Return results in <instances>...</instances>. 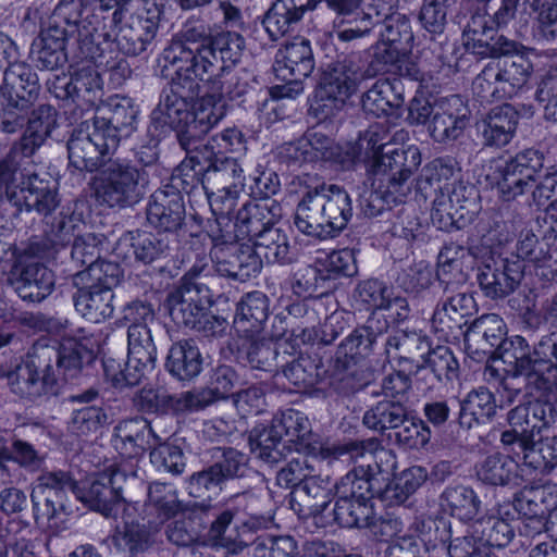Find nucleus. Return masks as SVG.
Returning a JSON list of instances; mask_svg holds the SVG:
<instances>
[{
  "instance_id": "f257e3e1",
  "label": "nucleus",
  "mask_w": 557,
  "mask_h": 557,
  "mask_svg": "<svg viewBox=\"0 0 557 557\" xmlns=\"http://www.w3.org/2000/svg\"><path fill=\"white\" fill-rule=\"evenodd\" d=\"M57 120L58 112L50 104L32 108L22 137L0 160V198L8 195L20 210L47 215L58 206L54 188L39 178L32 159L55 128Z\"/></svg>"
},
{
  "instance_id": "f03ea898",
  "label": "nucleus",
  "mask_w": 557,
  "mask_h": 557,
  "mask_svg": "<svg viewBox=\"0 0 557 557\" xmlns=\"http://www.w3.org/2000/svg\"><path fill=\"white\" fill-rule=\"evenodd\" d=\"M92 360L94 351L74 339L58 344L40 338L25 361L9 374V386L12 393L32 401L50 397L58 394L62 381L77 376Z\"/></svg>"
},
{
  "instance_id": "7ed1b4c3",
  "label": "nucleus",
  "mask_w": 557,
  "mask_h": 557,
  "mask_svg": "<svg viewBox=\"0 0 557 557\" xmlns=\"http://www.w3.org/2000/svg\"><path fill=\"white\" fill-rule=\"evenodd\" d=\"M244 49L245 39L237 32L214 34L209 23L190 17L172 35L161 60L187 65L196 77L206 78L221 65L236 66Z\"/></svg>"
},
{
  "instance_id": "20e7f679",
  "label": "nucleus",
  "mask_w": 557,
  "mask_h": 557,
  "mask_svg": "<svg viewBox=\"0 0 557 557\" xmlns=\"http://www.w3.org/2000/svg\"><path fill=\"white\" fill-rule=\"evenodd\" d=\"M162 61L164 63L160 71L162 77H169L170 67L174 72L171 75L169 88L163 89L159 103L150 114L149 132L154 137H162L174 131L178 139L190 126H198L200 117H203L205 122L213 112L207 110L208 100L201 98L195 109H191L194 100L200 92L199 77H196L187 65Z\"/></svg>"
},
{
  "instance_id": "39448f33",
  "label": "nucleus",
  "mask_w": 557,
  "mask_h": 557,
  "mask_svg": "<svg viewBox=\"0 0 557 557\" xmlns=\"http://www.w3.org/2000/svg\"><path fill=\"white\" fill-rule=\"evenodd\" d=\"M373 75L360 53H350L331 63L320 78L311 104L313 115L320 121L335 116L357 92L359 85Z\"/></svg>"
},
{
  "instance_id": "423d86ee",
  "label": "nucleus",
  "mask_w": 557,
  "mask_h": 557,
  "mask_svg": "<svg viewBox=\"0 0 557 557\" xmlns=\"http://www.w3.org/2000/svg\"><path fill=\"white\" fill-rule=\"evenodd\" d=\"M375 469L371 465L358 466L335 484L336 502L332 509L333 520L343 528H364L372 518L371 499L379 492Z\"/></svg>"
},
{
  "instance_id": "0eeeda50",
  "label": "nucleus",
  "mask_w": 557,
  "mask_h": 557,
  "mask_svg": "<svg viewBox=\"0 0 557 557\" xmlns=\"http://www.w3.org/2000/svg\"><path fill=\"white\" fill-rule=\"evenodd\" d=\"M519 52L491 59L474 77L472 91L482 102L511 99L527 85L532 63Z\"/></svg>"
},
{
  "instance_id": "6e6552de",
  "label": "nucleus",
  "mask_w": 557,
  "mask_h": 557,
  "mask_svg": "<svg viewBox=\"0 0 557 557\" xmlns=\"http://www.w3.org/2000/svg\"><path fill=\"white\" fill-rule=\"evenodd\" d=\"M83 0H60L48 20L47 26L73 39L84 59L96 60L101 40L110 42L106 16L91 13L83 17Z\"/></svg>"
},
{
  "instance_id": "1a4fd4ad",
  "label": "nucleus",
  "mask_w": 557,
  "mask_h": 557,
  "mask_svg": "<svg viewBox=\"0 0 557 557\" xmlns=\"http://www.w3.org/2000/svg\"><path fill=\"white\" fill-rule=\"evenodd\" d=\"M149 175L125 159H109L95 182L96 200L109 208H128L146 194Z\"/></svg>"
},
{
  "instance_id": "9d476101",
  "label": "nucleus",
  "mask_w": 557,
  "mask_h": 557,
  "mask_svg": "<svg viewBox=\"0 0 557 557\" xmlns=\"http://www.w3.org/2000/svg\"><path fill=\"white\" fill-rule=\"evenodd\" d=\"M212 294L207 285H180L166 298L172 321L195 330L206 337H220L227 327V321L210 313Z\"/></svg>"
},
{
  "instance_id": "9b49d317",
  "label": "nucleus",
  "mask_w": 557,
  "mask_h": 557,
  "mask_svg": "<svg viewBox=\"0 0 557 557\" xmlns=\"http://www.w3.org/2000/svg\"><path fill=\"white\" fill-rule=\"evenodd\" d=\"M282 216V207L274 199L249 200L237 211L235 221L223 220L224 231L215 232V247L233 246L240 240L252 243Z\"/></svg>"
},
{
  "instance_id": "f8f14e48",
  "label": "nucleus",
  "mask_w": 557,
  "mask_h": 557,
  "mask_svg": "<svg viewBox=\"0 0 557 557\" xmlns=\"http://www.w3.org/2000/svg\"><path fill=\"white\" fill-rule=\"evenodd\" d=\"M214 457L213 465L188 479L187 490L191 497L211 498L226 482L245 476L249 470L247 456L233 447H218Z\"/></svg>"
},
{
  "instance_id": "ddd939ff",
  "label": "nucleus",
  "mask_w": 557,
  "mask_h": 557,
  "mask_svg": "<svg viewBox=\"0 0 557 557\" xmlns=\"http://www.w3.org/2000/svg\"><path fill=\"white\" fill-rule=\"evenodd\" d=\"M161 15L162 8L157 2L145 0L110 41H114L124 55L137 57L146 52L157 36Z\"/></svg>"
},
{
  "instance_id": "4468645a",
  "label": "nucleus",
  "mask_w": 557,
  "mask_h": 557,
  "mask_svg": "<svg viewBox=\"0 0 557 557\" xmlns=\"http://www.w3.org/2000/svg\"><path fill=\"white\" fill-rule=\"evenodd\" d=\"M510 357L506 354L505 361L511 363ZM515 374L524 375L537 389L552 388L557 382V331L543 335L534 344L532 352L528 350L515 355Z\"/></svg>"
},
{
  "instance_id": "2eb2a0df",
  "label": "nucleus",
  "mask_w": 557,
  "mask_h": 557,
  "mask_svg": "<svg viewBox=\"0 0 557 557\" xmlns=\"http://www.w3.org/2000/svg\"><path fill=\"white\" fill-rule=\"evenodd\" d=\"M77 495V483L67 471H44L36 479L30 498L36 522H50L65 511L66 494Z\"/></svg>"
},
{
  "instance_id": "dca6fc26",
  "label": "nucleus",
  "mask_w": 557,
  "mask_h": 557,
  "mask_svg": "<svg viewBox=\"0 0 557 557\" xmlns=\"http://www.w3.org/2000/svg\"><path fill=\"white\" fill-rule=\"evenodd\" d=\"M421 164L417 147L392 148L373 160L370 176L392 189V194L407 196L411 191L410 178Z\"/></svg>"
},
{
  "instance_id": "f3484780",
  "label": "nucleus",
  "mask_w": 557,
  "mask_h": 557,
  "mask_svg": "<svg viewBox=\"0 0 557 557\" xmlns=\"http://www.w3.org/2000/svg\"><path fill=\"white\" fill-rule=\"evenodd\" d=\"M136 476L134 463H112L99 473L87 487L77 488V498L92 510L104 516L112 513L113 507L122 500V490L128 480Z\"/></svg>"
},
{
  "instance_id": "a211bd4d",
  "label": "nucleus",
  "mask_w": 557,
  "mask_h": 557,
  "mask_svg": "<svg viewBox=\"0 0 557 557\" xmlns=\"http://www.w3.org/2000/svg\"><path fill=\"white\" fill-rule=\"evenodd\" d=\"M49 91L66 104L89 110L102 98V79L90 62L83 63L71 76H55L49 82Z\"/></svg>"
},
{
  "instance_id": "6ab92c4d",
  "label": "nucleus",
  "mask_w": 557,
  "mask_h": 557,
  "mask_svg": "<svg viewBox=\"0 0 557 557\" xmlns=\"http://www.w3.org/2000/svg\"><path fill=\"white\" fill-rule=\"evenodd\" d=\"M523 273L524 267L521 260L491 256L479 268L478 281L485 296L498 299L516 290Z\"/></svg>"
},
{
  "instance_id": "aec40b11",
  "label": "nucleus",
  "mask_w": 557,
  "mask_h": 557,
  "mask_svg": "<svg viewBox=\"0 0 557 557\" xmlns=\"http://www.w3.org/2000/svg\"><path fill=\"white\" fill-rule=\"evenodd\" d=\"M206 82L207 92L201 97L208 100L207 110L221 112V120L225 116V99L234 100L244 96L248 90L247 73L243 69H237L228 64L221 65L216 72L208 74L206 78H198L199 82Z\"/></svg>"
},
{
  "instance_id": "412c9836",
  "label": "nucleus",
  "mask_w": 557,
  "mask_h": 557,
  "mask_svg": "<svg viewBox=\"0 0 557 557\" xmlns=\"http://www.w3.org/2000/svg\"><path fill=\"white\" fill-rule=\"evenodd\" d=\"M463 45L468 52L481 58L512 54L521 47L517 41L497 34L483 15H474L463 30Z\"/></svg>"
},
{
  "instance_id": "4be33fe9",
  "label": "nucleus",
  "mask_w": 557,
  "mask_h": 557,
  "mask_svg": "<svg viewBox=\"0 0 557 557\" xmlns=\"http://www.w3.org/2000/svg\"><path fill=\"white\" fill-rule=\"evenodd\" d=\"M115 448L123 460L120 463H134L138 468V458L144 456L147 449H152L157 442L163 441L156 434L150 422L144 417H135L121 421L114 429Z\"/></svg>"
},
{
  "instance_id": "5701e85b",
  "label": "nucleus",
  "mask_w": 557,
  "mask_h": 557,
  "mask_svg": "<svg viewBox=\"0 0 557 557\" xmlns=\"http://www.w3.org/2000/svg\"><path fill=\"white\" fill-rule=\"evenodd\" d=\"M470 117L467 103L458 95L443 97L434 102V115L429 124V131L437 143L459 138Z\"/></svg>"
},
{
  "instance_id": "b1692460",
  "label": "nucleus",
  "mask_w": 557,
  "mask_h": 557,
  "mask_svg": "<svg viewBox=\"0 0 557 557\" xmlns=\"http://www.w3.org/2000/svg\"><path fill=\"white\" fill-rule=\"evenodd\" d=\"M505 335L504 320L495 313L484 314L475 319L463 333L466 351L471 359L481 362L500 347Z\"/></svg>"
},
{
  "instance_id": "393cba45",
  "label": "nucleus",
  "mask_w": 557,
  "mask_h": 557,
  "mask_svg": "<svg viewBox=\"0 0 557 557\" xmlns=\"http://www.w3.org/2000/svg\"><path fill=\"white\" fill-rule=\"evenodd\" d=\"M148 223L160 233H175L184 224L185 206L180 190L164 188L156 190L148 202Z\"/></svg>"
},
{
  "instance_id": "a878e982",
  "label": "nucleus",
  "mask_w": 557,
  "mask_h": 557,
  "mask_svg": "<svg viewBox=\"0 0 557 557\" xmlns=\"http://www.w3.org/2000/svg\"><path fill=\"white\" fill-rule=\"evenodd\" d=\"M17 296L26 302H41L54 289V275L39 262L21 264L9 278Z\"/></svg>"
},
{
  "instance_id": "bb28decb",
  "label": "nucleus",
  "mask_w": 557,
  "mask_h": 557,
  "mask_svg": "<svg viewBox=\"0 0 557 557\" xmlns=\"http://www.w3.org/2000/svg\"><path fill=\"white\" fill-rule=\"evenodd\" d=\"M221 121V112L216 109L213 114L203 122V117L198 121V126H190L187 133H183L177 139L181 148L186 152V157L197 166L211 168L215 159L221 156L212 137L206 143L201 139L203 136Z\"/></svg>"
},
{
  "instance_id": "cd10ccee",
  "label": "nucleus",
  "mask_w": 557,
  "mask_h": 557,
  "mask_svg": "<svg viewBox=\"0 0 557 557\" xmlns=\"http://www.w3.org/2000/svg\"><path fill=\"white\" fill-rule=\"evenodd\" d=\"M519 113L511 104H503L492 109L478 122V131L485 147L502 148L515 136Z\"/></svg>"
},
{
  "instance_id": "c85d7f7f",
  "label": "nucleus",
  "mask_w": 557,
  "mask_h": 557,
  "mask_svg": "<svg viewBox=\"0 0 557 557\" xmlns=\"http://www.w3.org/2000/svg\"><path fill=\"white\" fill-rule=\"evenodd\" d=\"M116 250L119 253L131 252L136 261L150 264L169 256L170 244L162 233L153 234L136 230L121 236Z\"/></svg>"
},
{
  "instance_id": "c756f323",
  "label": "nucleus",
  "mask_w": 557,
  "mask_h": 557,
  "mask_svg": "<svg viewBox=\"0 0 557 557\" xmlns=\"http://www.w3.org/2000/svg\"><path fill=\"white\" fill-rule=\"evenodd\" d=\"M314 69V59L310 41L304 37H295L278 50L274 72L277 78H307Z\"/></svg>"
},
{
  "instance_id": "7c9ffc66",
  "label": "nucleus",
  "mask_w": 557,
  "mask_h": 557,
  "mask_svg": "<svg viewBox=\"0 0 557 557\" xmlns=\"http://www.w3.org/2000/svg\"><path fill=\"white\" fill-rule=\"evenodd\" d=\"M3 96L5 100L14 101L20 108L34 106L38 99L40 85L37 74L24 63L16 62L7 66L3 72Z\"/></svg>"
},
{
  "instance_id": "2f4dec72",
  "label": "nucleus",
  "mask_w": 557,
  "mask_h": 557,
  "mask_svg": "<svg viewBox=\"0 0 557 557\" xmlns=\"http://www.w3.org/2000/svg\"><path fill=\"white\" fill-rule=\"evenodd\" d=\"M314 0L298 3L296 0H275L265 12L262 25L271 40L275 41L294 29L306 11L314 10Z\"/></svg>"
},
{
  "instance_id": "473e14b6",
  "label": "nucleus",
  "mask_w": 557,
  "mask_h": 557,
  "mask_svg": "<svg viewBox=\"0 0 557 557\" xmlns=\"http://www.w3.org/2000/svg\"><path fill=\"white\" fill-rule=\"evenodd\" d=\"M457 0H423L420 12L419 21L422 27L438 38L432 37L425 50L434 54V59L444 64L446 61V38L443 37V32L447 24V14L449 9L455 5Z\"/></svg>"
},
{
  "instance_id": "72a5a7b5",
  "label": "nucleus",
  "mask_w": 557,
  "mask_h": 557,
  "mask_svg": "<svg viewBox=\"0 0 557 557\" xmlns=\"http://www.w3.org/2000/svg\"><path fill=\"white\" fill-rule=\"evenodd\" d=\"M324 216L334 237L342 232L352 216L351 199L348 193L336 184L322 183L314 187Z\"/></svg>"
},
{
  "instance_id": "f704fd0d",
  "label": "nucleus",
  "mask_w": 557,
  "mask_h": 557,
  "mask_svg": "<svg viewBox=\"0 0 557 557\" xmlns=\"http://www.w3.org/2000/svg\"><path fill=\"white\" fill-rule=\"evenodd\" d=\"M127 339L128 352L126 362L128 364L129 380L139 384L147 374L153 371L157 349L152 341L151 331H146L143 327L133 329Z\"/></svg>"
},
{
  "instance_id": "c9c22d12",
  "label": "nucleus",
  "mask_w": 557,
  "mask_h": 557,
  "mask_svg": "<svg viewBox=\"0 0 557 557\" xmlns=\"http://www.w3.org/2000/svg\"><path fill=\"white\" fill-rule=\"evenodd\" d=\"M262 269V260L249 245L234 247L233 251L218 257L214 263L215 272L223 277L246 282L257 276Z\"/></svg>"
},
{
  "instance_id": "e433bc0d",
  "label": "nucleus",
  "mask_w": 557,
  "mask_h": 557,
  "mask_svg": "<svg viewBox=\"0 0 557 557\" xmlns=\"http://www.w3.org/2000/svg\"><path fill=\"white\" fill-rule=\"evenodd\" d=\"M517 260H528L537 267V275L547 280L557 275V248L545 239L539 240L531 231L521 232L516 245Z\"/></svg>"
},
{
  "instance_id": "4c0bfd02",
  "label": "nucleus",
  "mask_w": 557,
  "mask_h": 557,
  "mask_svg": "<svg viewBox=\"0 0 557 557\" xmlns=\"http://www.w3.org/2000/svg\"><path fill=\"white\" fill-rule=\"evenodd\" d=\"M72 39L53 28L44 27L32 44V57L41 70H54L62 66L66 60V45Z\"/></svg>"
},
{
  "instance_id": "58836bf2",
  "label": "nucleus",
  "mask_w": 557,
  "mask_h": 557,
  "mask_svg": "<svg viewBox=\"0 0 557 557\" xmlns=\"http://www.w3.org/2000/svg\"><path fill=\"white\" fill-rule=\"evenodd\" d=\"M430 349L425 335L417 331H397L389 335L385 343V352L391 362L398 368L414 366L417 357H423Z\"/></svg>"
},
{
  "instance_id": "ea45409f",
  "label": "nucleus",
  "mask_w": 557,
  "mask_h": 557,
  "mask_svg": "<svg viewBox=\"0 0 557 557\" xmlns=\"http://www.w3.org/2000/svg\"><path fill=\"white\" fill-rule=\"evenodd\" d=\"M74 295L76 310L88 321L100 323L112 317L114 312V293L89 284H81Z\"/></svg>"
},
{
  "instance_id": "a19ab883",
  "label": "nucleus",
  "mask_w": 557,
  "mask_h": 557,
  "mask_svg": "<svg viewBox=\"0 0 557 557\" xmlns=\"http://www.w3.org/2000/svg\"><path fill=\"white\" fill-rule=\"evenodd\" d=\"M294 224L305 235L319 239L333 237L314 187L309 188L299 201Z\"/></svg>"
},
{
  "instance_id": "79ce46f5",
  "label": "nucleus",
  "mask_w": 557,
  "mask_h": 557,
  "mask_svg": "<svg viewBox=\"0 0 557 557\" xmlns=\"http://www.w3.org/2000/svg\"><path fill=\"white\" fill-rule=\"evenodd\" d=\"M387 329V321L370 317L363 326L355 329L338 346L337 358H345L356 362L367 357L373 347L377 336Z\"/></svg>"
},
{
  "instance_id": "37998d69",
  "label": "nucleus",
  "mask_w": 557,
  "mask_h": 557,
  "mask_svg": "<svg viewBox=\"0 0 557 557\" xmlns=\"http://www.w3.org/2000/svg\"><path fill=\"white\" fill-rule=\"evenodd\" d=\"M203 359L198 346L191 339L174 343L168 354L165 368L180 381H190L202 370Z\"/></svg>"
},
{
  "instance_id": "c03bdc74",
  "label": "nucleus",
  "mask_w": 557,
  "mask_h": 557,
  "mask_svg": "<svg viewBox=\"0 0 557 557\" xmlns=\"http://www.w3.org/2000/svg\"><path fill=\"white\" fill-rule=\"evenodd\" d=\"M513 507L523 517H549L557 508V486L544 484L524 487L515 497Z\"/></svg>"
},
{
  "instance_id": "a18cd8bd",
  "label": "nucleus",
  "mask_w": 557,
  "mask_h": 557,
  "mask_svg": "<svg viewBox=\"0 0 557 557\" xmlns=\"http://www.w3.org/2000/svg\"><path fill=\"white\" fill-rule=\"evenodd\" d=\"M269 317V298L259 290L247 293L237 304L234 324L239 332L258 333Z\"/></svg>"
},
{
  "instance_id": "49530a36",
  "label": "nucleus",
  "mask_w": 557,
  "mask_h": 557,
  "mask_svg": "<svg viewBox=\"0 0 557 557\" xmlns=\"http://www.w3.org/2000/svg\"><path fill=\"white\" fill-rule=\"evenodd\" d=\"M66 147L70 165L81 172H95L107 162L106 157L86 131L75 129Z\"/></svg>"
},
{
  "instance_id": "de8ad7c7",
  "label": "nucleus",
  "mask_w": 557,
  "mask_h": 557,
  "mask_svg": "<svg viewBox=\"0 0 557 557\" xmlns=\"http://www.w3.org/2000/svg\"><path fill=\"white\" fill-rule=\"evenodd\" d=\"M518 463L509 456L494 453L475 465V476L485 485L507 486L518 479Z\"/></svg>"
},
{
  "instance_id": "09e8293b",
  "label": "nucleus",
  "mask_w": 557,
  "mask_h": 557,
  "mask_svg": "<svg viewBox=\"0 0 557 557\" xmlns=\"http://www.w3.org/2000/svg\"><path fill=\"white\" fill-rule=\"evenodd\" d=\"M396 0H389L388 9L384 14H379L373 21V27L383 23L381 30L382 40L386 45H395L398 50H411L413 42V33L409 18L401 13L393 12Z\"/></svg>"
},
{
  "instance_id": "8fccbe9b",
  "label": "nucleus",
  "mask_w": 557,
  "mask_h": 557,
  "mask_svg": "<svg viewBox=\"0 0 557 557\" xmlns=\"http://www.w3.org/2000/svg\"><path fill=\"white\" fill-rule=\"evenodd\" d=\"M251 244L259 257L261 258L262 255L268 263L290 264L296 260L287 234L275 225L268 228Z\"/></svg>"
},
{
  "instance_id": "3c124183",
  "label": "nucleus",
  "mask_w": 557,
  "mask_h": 557,
  "mask_svg": "<svg viewBox=\"0 0 557 557\" xmlns=\"http://www.w3.org/2000/svg\"><path fill=\"white\" fill-rule=\"evenodd\" d=\"M238 358L251 369L276 372L285 356H281L276 343L271 339H251L238 351Z\"/></svg>"
},
{
  "instance_id": "603ef678",
  "label": "nucleus",
  "mask_w": 557,
  "mask_h": 557,
  "mask_svg": "<svg viewBox=\"0 0 557 557\" xmlns=\"http://www.w3.org/2000/svg\"><path fill=\"white\" fill-rule=\"evenodd\" d=\"M441 499L444 509L460 521H473L480 512L481 500L471 487L448 486L443 492Z\"/></svg>"
},
{
  "instance_id": "864d4df0",
  "label": "nucleus",
  "mask_w": 557,
  "mask_h": 557,
  "mask_svg": "<svg viewBox=\"0 0 557 557\" xmlns=\"http://www.w3.org/2000/svg\"><path fill=\"white\" fill-rule=\"evenodd\" d=\"M496 408L494 395L486 387H479L460 403L459 424L470 429L473 423L494 417Z\"/></svg>"
},
{
  "instance_id": "5fc2aeb1",
  "label": "nucleus",
  "mask_w": 557,
  "mask_h": 557,
  "mask_svg": "<svg viewBox=\"0 0 557 557\" xmlns=\"http://www.w3.org/2000/svg\"><path fill=\"white\" fill-rule=\"evenodd\" d=\"M249 440L251 451L259 459L271 465L284 459L283 448L286 447V443L273 420L269 426L253 429Z\"/></svg>"
},
{
  "instance_id": "6e6d98bb",
  "label": "nucleus",
  "mask_w": 557,
  "mask_h": 557,
  "mask_svg": "<svg viewBox=\"0 0 557 557\" xmlns=\"http://www.w3.org/2000/svg\"><path fill=\"white\" fill-rule=\"evenodd\" d=\"M469 250L454 242L447 243L438 253L437 277L445 284H461L467 280L465 260Z\"/></svg>"
},
{
  "instance_id": "4d7b16f0",
  "label": "nucleus",
  "mask_w": 557,
  "mask_h": 557,
  "mask_svg": "<svg viewBox=\"0 0 557 557\" xmlns=\"http://www.w3.org/2000/svg\"><path fill=\"white\" fill-rule=\"evenodd\" d=\"M206 190V195L211 208L212 213L216 216L215 222L210 227L209 236L215 246V232L219 230L224 231V226L222 225V221L231 220L230 215L233 213L239 194L244 188H233L230 185L215 187L216 190H213L214 187L207 184L203 186Z\"/></svg>"
},
{
  "instance_id": "13d9d810",
  "label": "nucleus",
  "mask_w": 557,
  "mask_h": 557,
  "mask_svg": "<svg viewBox=\"0 0 557 557\" xmlns=\"http://www.w3.org/2000/svg\"><path fill=\"white\" fill-rule=\"evenodd\" d=\"M428 357L423 364H416L418 374L433 375V381L430 386H434L438 382L451 381L457 376L459 368L458 361L451 350L446 346H437L436 348L426 351Z\"/></svg>"
},
{
  "instance_id": "bf43d9fd",
  "label": "nucleus",
  "mask_w": 557,
  "mask_h": 557,
  "mask_svg": "<svg viewBox=\"0 0 557 557\" xmlns=\"http://www.w3.org/2000/svg\"><path fill=\"white\" fill-rule=\"evenodd\" d=\"M102 115L112 127L128 137L137 124L138 110L127 97H110L102 107Z\"/></svg>"
},
{
  "instance_id": "052dcab7",
  "label": "nucleus",
  "mask_w": 557,
  "mask_h": 557,
  "mask_svg": "<svg viewBox=\"0 0 557 557\" xmlns=\"http://www.w3.org/2000/svg\"><path fill=\"white\" fill-rule=\"evenodd\" d=\"M332 487L334 485L331 484L329 478L323 479L311 474L299 485L296 495L310 515L319 516L326 511L331 503Z\"/></svg>"
},
{
  "instance_id": "680f3d73",
  "label": "nucleus",
  "mask_w": 557,
  "mask_h": 557,
  "mask_svg": "<svg viewBox=\"0 0 557 557\" xmlns=\"http://www.w3.org/2000/svg\"><path fill=\"white\" fill-rule=\"evenodd\" d=\"M471 529L479 535L484 547H506L515 536V528L505 519L487 516L474 520Z\"/></svg>"
},
{
  "instance_id": "e2e57ef3",
  "label": "nucleus",
  "mask_w": 557,
  "mask_h": 557,
  "mask_svg": "<svg viewBox=\"0 0 557 557\" xmlns=\"http://www.w3.org/2000/svg\"><path fill=\"white\" fill-rule=\"evenodd\" d=\"M459 174L460 168L454 158H436L422 169L417 178V188L424 191L428 187L437 185L441 190V186H451L453 182L459 181Z\"/></svg>"
},
{
  "instance_id": "0e129e2a",
  "label": "nucleus",
  "mask_w": 557,
  "mask_h": 557,
  "mask_svg": "<svg viewBox=\"0 0 557 557\" xmlns=\"http://www.w3.org/2000/svg\"><path fill=\"white\" fill-rule=\"evenodd\" d=\"M245 180L242 163L233 157L221 154L211 168H206V182L212 187L230 185L233 188H244Z\"/></svg>"
},
{
  "instance_id": "69168bd1",
  "label": "nucleus",
  "mask_w": 557,
  "mask_h": 557,
  "mask_svg": "<svg viewBox=\"0 0 557 557\" xmlns=\"http://www.w3.org/2000/svg\"><path fill=\"white\" fill-rule=\"evenodd\" d=\"M407 413V408L400 401L382 400L366 411L363 424L374 431H395Z\"/></svg>"
},
{
  "instance_id": "338daca9",
  "label": "nucleus",
  "mask_w": 557,
  "mask_h": 557,
  "mask_svg": "<svg viewBox=\"0 0 557 557\" xmlns=\"http://www.w3.org/2000/svg\"><path fill=\"white\" fill-rule=\"evenodd\" d=\"M146 509L157 515L163 522L171 519L182 509L176 491L169 484L153 482L148 487V499Z\"/></svg>"
},
{
  "instance_id": "774afa93",
  "label": "nucleus",
  "mask_w": 557,
  "mask_h": 557,
  "mask_svg": "<svg viewBox=\"0 0 557 557\" xmlns=\"http://www.w3.org/2000/svg\"><path fill=\"white\" fill-rule=\"evenodd\" d=\"M123 276V271L119 263L98 259L91 267L78 271L74 274V284H89L92 286L109 288L113 290Z\"/></svg>"
}]
</instances>
